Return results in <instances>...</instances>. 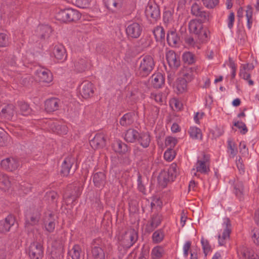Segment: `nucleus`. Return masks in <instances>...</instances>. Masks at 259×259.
Returning a JSON list of instances; mask_svg holds the SVG:
<instances>
[{
	"instance_id": "774afa93",
	"label": "nucleus",
	"mask_w": 259,
	"mask_h": 259,
	"mask_svg": "<svg viewBox=\"0 0 259 259\" xmlns=\"http://www.w3.org/2000/svg\"><path fill=\"white\" fill-rule=\"evenodd\" d=\"M234 125L239 128L242 130V132L243 134H245L247 132V127L244 124L242 121H237L234 123Z\"/></svg>"
},
{
	"instance_id": "58836bf2",
	"label": "nucleus",
	"mask_w": 259,
	"mask_h": 259,
	"mask_svg": "<svg viewBox=\"0 0 259 259\" xmlns=\"http://www.w3.org/2000/svg\"><path fill=\"white\" fill-rule=\"evenodd\" d=\"M239 75L241 78L247 80L250 85H252L254 84L253 81L250 79V74L249 72L247 71L243 66L240 68Z\"/></svg>"
},
{
	"instance_id": "864d4df0",
	"label": "nucleus",
	"mask_w": 259,
	"mask_h": 259,
	"mask_svg": "<svg viewBox=\"0 0 259 259\" xmlns=\"http://www.w3.org/2000/svg\"><path fill=\"white\" fill-rule=\"evenodd\" d=\"M151 97L157 103H163L165 101L164 96H163L162 94L160 92L152 94Z\"/></svg>"
},
{
	"instance_id": "412c9836",
	"label": "nucleus",
	"mask_w": 259,
	"mask_h": 259,
	"mask_svg": "<svg viewBox=\"0 0 259 259\" xmlns=\"http://www.w3.org/2000/svg\"><path fill=\"white\" fill-rule=\"evenodd\" d=\"M18 162L13 158H7L1 162V166L6 169L13 171L18 167Z\"/></svg>"
},
{
	"instance_id": "bb28decb",
	"label": "nucleus",
	"mask_w": 259,
	"mask_h": 259,
	"mask_svg": "<svg viewBox=\"0 0 259 259\" xmlns=\"http://www.w3.org/2000/svg\"><path fill=\"white\" fill-rule=\"evenodd\" d=\"M189 134L191 138L194 140H201L202 138V134L201 130L195 126H192L189 130Z\"/></svg>"
},
{
	"instance_id": "0eeeda50",
	"label": "nucleus",
	"mask_w": 259,
	"mask_h": 259,
	"mask_svg": "<svg viewBox=\"0 0 259 259\" xmlns=\"http://www.w3.org/2000/svg\"><path fill=\"white\" fill-rule=\"evenodd\" d=\"M56 216L51 211L46 212L43 217L42 228L46 231L53 232L56 226Z\"/></svg>"
},
{
	"instance_id": "7c9ffc66",
	"label": "nucleus",
	"mask_w": 259,
	"mask_h": 259,
	"mask_svg": "<svg viewBox=\"0 0 259 259\" xmlns=\"http://www.w3.org/2000/svg\"><path fill=\"white\" fill-rule=\"evenodd\" d=\"M40 214L38 212H35L32 214L27 213L26 214V223L31 225L36 224L39 220Z\"/></svg>"
},
{
	"instance_id": "9b49d317",
	"label": "nucleus",
	"mask_w": 259,
	"mask_h": 259,
	"mask_svg": "<svg viewBox=\"0 0 259 259\" xmlns=\"http://www.w3.org/2000/svg\"><path fill=\"white\" fill-rule=\"evenodd\" d=\"M35 75L39 82L49 83L53 80L52 73L47 69L39 68L36 71Z\"/></svg>"
},
{
	"instance_id": "2f4dec72",
	"label": "nucleus",
	"mask_w": 259,
	"mask_h": 259,
	"mask_svg": "<svg viewBox=\"0 0 259 259\" xmlns=\"http://www.w3.org/2000/svg\"><path fill=\"white\" fill-rule=\"evenodd\" d=\"M105 180V176L104 173L99 172L95 174L93 177V182L97 187H100L103 185Z\"/></svg>"
},
{
	"instance_id": "6ab92c4d",
	"label": "nucleus",
	"mask_w": 259,
	"mask_h": 259,
	"mask_svg": "<svg viewBox=\"0 0 259 259\" xmlns=\"http://www.w3.org/2000/svg\"><path fill=\"white\" fill-rule=\"evenodd\" d=\"M187 81L184 78H179L176 81L174 89L177 94H182L187 92L188 89Z\"/></svg>"
},
{
	"instance_id": "2eb2a0df",
	"label": "nucleus",
	"mask_w": 259,
	"mask_h": 259,
	"mask_svg": "<svg viewBox=\"0 0 259 259\" xmlns=\"http://www.w3.org/2000/svg\"><path fill=\"white\" fill-rule=\"evenodd\" d=\"M79 92L83 98H90L94 93L93 84L89 81L82 82L80 85Z\"/></svg>"
},
{
	"instance_id": "4468645a",
	"label": "nucleus",
	"mask_w": 259,
	"mask_h": 259,
	"mask_svg": "<svg viewBox=\"0 0 259 259\" xmlns=\"http://www.w3.org/2000/svg\"><path fill=\"white\" fill-rule=\"evenodd\" d=\"M124 0H105L106 7L113 12L120 11L124 6Z\"/></svg>"
},
{
	"instance_id": "37998d69",
	"label": "nucleus",
	"mask_w": 259,
	"mask_h": 259,
	"mask_svg": "<svg viewBox=\"0 0 259 259\" xmlns=\"http://www.w3.org/2000/svg\"><path fill=\"white\" fill-rule=\"evenodd\" d=\"M81 248L78 245H74L69 251V254L72 259H80Z\"/></svg>"
},
{
	"instance_id": "338daca9",
	"label": "nucleus",
	"mask_w": 259,
	"mask_h": 259,
	"mask_svg": "<svg viewBox=\"0 0 259 259\" xmlns=\"http://www.w3.org/2000/svg\"><path fill=\"white\" fill-rule=\"evenodd\" d=\"M163 21L165 23H169L172 20V14L169 11H165L163 15Z\"/></svg>"
},
{
	"instance_id": "0e129e2a",
	"label": "nucleus",
	"mask_w": 259,
	"mask_h": 259,
	"mask_svg": "<svg viewBox=\"0 0 259 259\" xmlns=\"http://www.w3.org/2000/svg\"><path fill=\"white\" fill-rule=\"evenodd\" d=\"M57 196L58 195L56 192L51 191L47 192L45 198L48 201H55Z\"/></svg>"
},
{
	"instance_id": "f704fd0d",
	"label": "nucleus",
	"mask_w": 259,
	"mask_h": 259,
	"mask_svg": "<svg viewBox=\"0 0 259 259\" xmlns=\"http://www.w3.org/2000/svg\"><path fill=\"white\" fill-rule=\"evenodd\" d=\"M153 33L156 41H162L164 39L165 32L163 27L161 26L156 27L153 30Z\"/></svg>"
},
{
	"instance_id": "9d476101",
	"label": "nucleus",
	"mask_w": 259,
	"mask_h": 259,
	"mask_svg": "<svg viewBox=\"0 0 259 259\" xmlns=\"http://www.w3.org/2000/svg\"><path fill=\"white\" fill-rule=\"evenodd\" d=\"M237 254L239 259H259V254L245 246L240 247Z\"/></svg>"
},
{
	"instance_id": "ea45409f",
	"label": "nucleus",
	"mask_w": 259,
	"mask_h": 259,
	"mask_svg": "<svg viewBox=\"0 0 259 259\" xmlns=\"http://www.w3.org/2000/svg\"><path fill=\"white\" fill-rule=\"evenodd\" d=\"M201 244L203 253L205 256H206L211 251V246L209 244V243L207 239H205L204 237L202 236L201 238Z\"/></svg>"
},
{
	"instance_id": "6e6552de",
	"label": "nucleus",
	"mask_w": 259,
	"mask_h": 259,
	"mask_svg": "<svg viewBox=\"0 0 259 259\" xmlns=\"http://www.w3.org/2000/svg\"><path fill=\"white\" fill-rule=\"evenodd\" d=\"M209 158L207 156L204 155L202 159H198L195 165V168L192 169V174L196 176V172H200L202 174H206L209 170Z\"/></svg>"
},
{
	"instance_id": "8fccbe9b",
	"label": "nucleus",
	"mask_w": 259,
	"mask_h": 259,
	"mask_svg": "<svg viewBox=\"0 0 259 259\" xmlns=\"http://www.w3.org/2000/svg\"><path fill=\"white\" fill-rule=\"evenodd\" d=\"M178 143L177 138L172 137H168L165 140V144L169 148L172 149Z\"/></svg>"
},
{
	"instance_id": "20e7f679",
	"label": "nucleus",
	"mask_w": 259,
	"mask_h": 259,
	"mask_svg": "<svg viewBox=\"0 0 259 259\" xmlns=\"http://www.w3.org/2000/svg\"><path fill=\"white\" fill-rule=\"evenodd\" d=\"M80 17L81 15L77 10L71 8L60 10L56 15V19L62 22L76 21Z\"/></svg>"
},
{
	"instance_id": "c756f323",
	"label": "nucleus",
	"mask_w": 259,
	"mask_h": 259,
	"mask_svg": "<svg viewBox=\"0 0 259 259\" xmlns=\"http://www.w3.org/2000/svg\"><path fill=\"white\" fill-rule=\"evenodd\" d=\"M165 253L164 248L161 246H156L151 250V257L153 259H160Z\"/></svg>"
},
{
	"instance_id": "052dcab7",
	"label": "nucleus",
	"mask_w": 259,
	"mask_h": 259,
	"mask_svg": "<svg viewBox=\"0 0 259 259\" xmlns=\"http://www.w3.org/2000/svg\"><path fill=\"white\" fill-rule=\"evenodd\" d=\"M9 139L10 138L7 134L0 132V146L5 145Z\"/></svg>"
},
{
	"instance_id": "6e6d98bb",
	"label": "nucleus",
	"mask_w": 259,
	"mask_h": 259,
	"mask_svg": "<svg viewBox=\"0 0 259 259\" xmlns=\"http://www.w3.org/2000/svg\"><path fill=\"white\" fill-rule=\"evenodd\" d=\"M169 104L172 108H175L177 110H181L183 107L182 103L177 99L171 100Z\"/></svg>"
},
{
	"instance_id": "680f3d73",
	"label": "nucleus",
	"mask_w": 259,
	"mask_h": 259,
	"mask_svg": "<svg viewBox=\"0 0 259 259\" xmlns=\"http://www.w3.org/2000/svg\"><path fill=\"white\" fill-rule=\"evenodd\" d=\"M211 133L212 134L213 138H217L223 134L224 131L222 128L216 126L211 130Z\"/></svg>"
},
{
	"instance_id": "c03bdc74",
	"label": "nucleus",
	"mask_w": 259,
	"mask_h": 259,
	"mask_svg": "<svg viewBox=\"0 0 259 259\" xmlns=\"http://www.w3.org/2000/svg\"><path fill=\"white\" fill-rule=\"evenodd\" d=\"M93 0H75V5L81 9L89 8L92 4Z\"/></svg>"
},
{
	"instance_id": "aec40b11",
	"label": "nucleus",
	"mask_w": 259,
	"mask_h": 259,
	"mask_svg": "<svg viewBox=\"0 0 259 259\" xmlns=\"http://www.w3.org/2000/svg\"><path fill=\"white\" fill-rule=\"evenodd\" d=\"M145 13L147 17H150L155 20L160 17V10L156 4H149L146 7Z\"/></svg>"
},
{
	"instance_id": "69168bd1",
	"label": "nucleus",
	"mask_w": 259,
	"mask_h": 259,
	"mask_svg": "<svg viewBox=\"0 0 259 259\" xmlns=\"http://www.w3.org/2000/svg\"><path fill=\"white\" fill-rule=\"evenodd\" d=\"M8 45L7 36L4 33H0V47H6Z\"/></svg>"
},
{
	"instance_id": "a18cd8bd",
	"label": "nucleus",
	"mask_w": 259,
	"mask_h": 259,
	"mask_svg": "<svg viewBox=\"0 0 259 259\" xmlns=\"http://www.w3.org/2000/svg\"><path fill=\"white\" fill-rule=\"evenodd\" d=\"M234 189L235 193L238 197H241L244 192V187L241 182L237 181L234 184Z\"/></svg>"
},
{
	"instance_id": "e2e57ef3",
	"label": "nucleus",
	"mask_w": 259,
	"mask_h": 259,
	"mask_svg": "<svg viewBox=\"0 0 259 259\" xmlns=\"http://www.w3.org/2000/svg\"><path fill=\"white\" fill-rule=\"evenodd\" d=\"M235 15L234 13L231 12L228 15L227 19V25L229 29H231L233 27Z\"/></svg>"
},
{
	"instance_id": "473e14b6",
	"label": "nucleus",
	"mask_w": 259,
	"mask_h": 259,
	"mask_svg": "<svg viewBox=\"0 0 259 259\" xmlns=\"http://www.w3.org/2000/svg\"><path fill=\"white\" fill-rule=\"evenodd\" d=\"M11 185V181L9 178L6 175L0 174V189L6 190Z\"/></svg>"
},
{
	"instance_id": "f3484780",
	"label": "nucleus",
	"mask_w": 259,
	"mask_h": 259,
	"mask_svg": "<svg viewBox=\"0 0 259 259\" xmlns=\"http://www.w3.org/2000/svg\"><path fill=\"white\" fill-rule=\"evenodd\" d=\"M166 57L169 67L171 68H177L180 64L179 57L172 51H169L166 54Z\"/></svg>"
},
{
	"instance_id": "09e8293b",
	"label": "nucleus",
	"mask_w": 259,
	"mask_h": 259,
	"mask_svg": "<svg viewBox=\"0 0 259 259\" xmlns=\"http://www.w3.org/2000/svg\"><path fill=\"white\" fill-rule=\"evenodd\" d=\"M191 12L193 15L196 16L202 17L204 16L203 12L201 11L200 7L197 4H194L192 5Z\"/></svg>"
},
{
	"instance_id": "4c0bfd02",
	"label": "nucleus",
	"mask_w": 259,
	"mask_h": 259,
	"mask_svg": "<svg viewBox=\"0 0 259 259\" xmlns=\"http://www.w3.org/2000/svg\"><path fill=\"white\" fill-rule=\"evenodd\" d=\"M182 78L185 79L187 82L190 81L193 78L192 70L189 67L184 68L181 72Z\"/></svg>"
},
{
	"instance_id": "a19ab883",
	"label": "nucleus",
	"mask_w": 259,
	"mask_h": 259,
	"mask_svg": "<svg viewBox=\"0 0 259 259\" xmlns=\"http://www.w3.org/2000/svg\"><path fill=\"white\" fill-rule=\"evenodd\" d=\"M164 236L163 232L161 230H158L152 235L153 241L155 243H159L163 240Z\"/></svg>"
},
{
	"instance_id": "ddd939ff",
	"label": "nucleus",
	"mask_w": 259,
	"mask_h": 259,
	"mask_svg": "<svg viewBox=\"0 0 259 259\" xmlns=\"http://www.w3.org/2000/svg\"><path fill=\"white\" fill-rule=\"evenodd\" d=\"M52 55L58 61H63L66 58L65 49L61 44L55 45L52 51Z\"/></svg>"
},
{
	"instance_id": "1a4fd4ad",
	"label": "nucleus",
	"mask_w": 259,
	"mask_h": 259,
	"mask_svg": "<svg viewBox=\"0 0 259 259\" xmlns=\"http://www.w3.org/2000/svg\"><path fill=\"white\" fill-rule=\"evenodd\" d=\"M42 247L40 243L33 242L30 244L28 253L31 259H39L42 255Z\"/></svg>"
},
{
	"instance_id": "13d9d810",
	"label": "nucleus",
	"mask_w": 259,
	"mask_h": 259,
	"mask_svg": "<svg viewBox=\"0 0 259 259\" xmlns=\"http://www.w3.org/2000/svg\"><path fill=\"white\" fill-rule=\"evenodd\" d=\"M191 246V242L190 241H186L183 246V255L185 257L187 258L189 253V250Z\"/></svg>"
},
{
	"instance_id": "603ef678",
	"label": "nucleus",
	"mask_w": 259,
	"mask_h": 259,
	"mask_svg": "<svg viewBox=\"0 0 259 259\" xmlns=\"http://www.w3.org/2000/svg\"><path fill=\"white\" fill-rule=\"evenodd\" d=\"M203 5L208 9H213L219 3V0H202Z\"/></svg>"
},
{
	"instance_id": "49530a36",
	"label": "nucleus",
	"mask_w": 259,
	"mask_h": 259,
	"mask_svg": "<svg viewBox=\"0 0 259 259\" xmlns=\"http://www.w3.org/2000/svg\"><path fill=\"white\" fill-rule=\"evenodd\" d=\"M19 107L22 115L26 116L28 115L31 112L29 105L24 102H20L19 103Z\"/></svg>"
},
{
	"instance_id": "bf43d9fd",
	"label": "nucleus",
	"mask_w": 259,
	"mask_h": 259,
	"mask_svg": "<svg viewBox=\"0 0 259 259\" xmlns=\"http://www.w3.org/2000/svg\"><path fill=\"white\" fill-rule=\"evenodd\" d=\"M251 239L253 243L257 246H259V230L253 229L252 232Z\"/></svg>"
},
{
	"instance_id": "3c124183",
	"label": "nucleus",
	"mask_w": 259,
	"mask_h": 259,
	"mask_svg": "<svg viewBox=\"0 0 259 259\" xmlns=\"http://www.w3.org/2000/svg\"><path fill=\"white\" fill-rule=\"evenodd\" d=\"M176 153L173 149L168 148L164 153V159L168 161H172L175 157Z\"/></svg>"
},
{
	"instance_id": "f03ea898",
	"label": "nucleus",
	"mask_w": 259,
	"mask_h": 259,
	"mask_svg": "<svg viewBox=\"0 0 259 259\" xmlns=\"http://www.w3.org/2000/svg\"><path fill=\"white\" fill-rule=\"evenodd\" d=\"M189 30L191 33L195 34L202 42L207 40L209 31L203 27L201 21L197 19L191 20L189 23Z\"/></svg>"
},
{
	"instance_id": "b1692460",
	"label": "nucleus",
	"mask_w": 259,
	"mask_h": 259,
	"mask_svg": "<svg viewBox=\"0 0 259 259\" xmlns=\"http://www.w3.org/2000/svg\"><path fill=\"white\" fill-rule=\"evenodd\" d=\"M73 163V160L71 158H66L62 164L61 174L64 177L68 176Z\"/></svg>"
},
{
	"instance_id": "4d7b16f0",
	"label": "nucleus",
	"mask_w": 259,
	"mask_h": 259,
	"mask_svg": "<svg viewBox=\"0 0 259 259\" xmlns=\"http://www.w3.org/2000/svg\"><path fill=\"white\" fill-rule=\"evenodd\" d=\"M183 59L185 63L192 64L194 62L193 54L190 52H185L183 55Z\"/></svg>"
},
{
	"instance_id": "f8f14e48",
	"label": "nucleus",
	"mask_w": 259,
	"mask_h": 259,
	"mask_svg": "<svg viewBox=\"0 0 259 259\" xmlns=\"http://www.w3.org/2000/svg\"><path fill=\"white\" fill-rule=\"evenodd\" d=\"M142 32V28L137 22H133L128 24L126 28V33L128 37L138 38Z\"/></svg>"
},
{
	"instance_id": "f257e3e1",
	"label": "nucleus",
	"mask_w": 259,
	"mask_h": 259,
	"mask_svg": "<svg viewBox=\"0 0 259 259\" xmlns=\"http://www.w3.org/2000/svg\"><path fill=\"white\" fill-rule=\"evenodd\" d=\"M179 172L178 165L175 163H171L167 170H163L159 174L158 184L162 188L165 187L168 183L175 181Z\"/></svg>"
},
{
	"instance_id": "a878e982",
	"label": "nucleus",
	"mask_w": 259,
	"mask_h": 259,
	"mask_svg": "<svg viewBox=\"0 0 259 259\" xmlns=\"http://www.w3.org/2000/svg\"><path fill=\"white\" fill-rule=\"evenodd\" d=\"M139 136V134L136 130L130 128L125 133L124 138L126 142L133 143Z\"/></svg>"
},
{
	"instance_id": "de8ad7c7",
	"label": "nucleus",
	"mask_w": 259,
	"mask_h": 259,
	"mask_svg": "<svg viewBox=\"0 0 259 259\" xmlns=\"http://www.w3.org/2000/svg\"><path fill=\"white\" fill-rule=\"evenodd\" d=\"M246 17L247 20V27L250 29L253 23L252 11L250 7H248L246 11Z\"/></svg>"
},
{
	"instance_id": "79ce46f5",
	"label": "nucleus",
	"mask_w": 259,
	"mask_h": 259,
	"mask_svg": "<svg viewBox=\"0 0 259 259\" xmlns=\"http://www.w3.org/2000/svg\"><path fill=\"white\" fill-rule=\"evenodd\" d=\"M91 65V61L88 58L81 59L79 60L76 65L77 67L80 68V70L82 71L85 68L90 67Z\"/></svg>"
},
{
	"instance_id": "4be33fe9",
	"label": "nucleus",
	"mask_w": 259,
	"mask_h": 259,
	"mask_svg": "<svg viewBox=\"0 0 259 259\" xmlns=\"http://www.w3.org/2000/svg\"><path fill=\"white\" fill-rule=\"evenodd\" d=\"M151 82L155 88H160L164 82V78L161 73H154L151 77Z\"/></svg>"
},
{
	"instance_id": "5fc2aeb1",
	"label": "nucleus",
	"mask_w": 259,
	"mask_h": 259,
	"mask_svg": "<svg viewBox=\"0 0 259 259\" xmlns=\"http://www.w3.org/2000/svg\"><path fill=\"white\" fill-rule=\"evenodd\" d=\"M228 152L230 154V156L234 157L237 152V149L236 146L231 141L228 142Z\"/></svg>"
},
{
	"instance_id": "cd10ccee",
	"label": "nucleus",
	"mask_w": 259,
	"mask_h": 259,
	"mask_svg": "<svg viewBox=\"0 0 259 259\" xmlns=\"http://www.w3.org/2000/svg\"><path fill=\"white\" fill-rule=\"evenodd\" d=\"M166 38L168 45L172 47H176L179 40V37L176 32L174 30L167 33Z\"/></svg>"
},
{
	"instance_id": "393cba45",
	"label": "nucleus",
	"mask_w": 259,
	"mask_h": 259,
	"mask_svg": "<svg viewBox=\"0 0 259 259\" xmlns=\"http://www.w3.org/2000/svg\"><path fill=\"white\" fill-rule=\"evenodd\" d=\"M113 150L120 154H123L127 152L128 148L126 144L119 140H116L112 144Z\"/></svg>"
},
{
	"instance_id": "423d86ee",
	"label": "nucleus",
	"mask_w": 259,
	"mask_h": 259,
	"mask_svg": "<svg viewBox=\"0 0 259 259\" xmlns=\"http://www.w3.org/2000/svg\"><path fill=\"white\" fill-rule=\"evenodd\" d=\"M154 66L153 58L146 55L142 58L139 67V72L142 76H146L152 71Z\"/></svg>"
},
{
	"instance_id": "c9c22d12",
	"label": "nucleus",
	"mask_w": 259,
	"mask_h": 259,
	"mask_svg": "<svg viewBox=\"0 0 259 259\" xmlns=\"http://www.w3.org/2000/svg\"><path fill=\"white\" fill-rule=\"evenodd\" d=\"M37 30L41 33L40 34L41 37H45L49 35L52 32V29L49 25H41L38 26Z\"/></svg>"
},
{
	"instance_id": "72a5a7b5",
	"label": "nucleus",
	"mask_w": 259,
	"mask_h": 259,
	"mask_svg": "<svg viewBox=\"0 0 259 259\" xmlns=\"http://www.w3.org/2000/svg\"><path fill=\"white\" fill-rule=\"evenodd\" d=\"M139 142L141 146L144 148H147L149 146L151 139L148 133L141 134L139 139Z\"/></svg>"
},
{
	"instance_id": "dca6fc26",
	"label": "nucleus",
	"mask_w": 259,
	"mask_h": 259,
	"mask_svg": "<svg viewBox=\"0 0 259 259\" xmlns=\"http://www.w3.org/2000/svg\"><path fill=\"white\" fill-rule=\"evenodd\" d=\"M105 142L104 135L102 133H98L91 140L90 145L94 149H99L105 146Z\"/></svg>"
},
{
	"instance_id": "39448f33",
	"label": "nucleus",
	"mask_w": 259,
	"mask_h": 259,
	"mask_svg": "<svg viewBox=\"0 0 259 259\" xmlns=\"http://www.w3.org/2000/svg\"><path fill=\"white\" fill-rule=\"evenodd\" d=\"M231 229V225L230 220L227 218H224L222 228L218 233V243L220 246L224 245L226 240L229 238Z\"/></svg>"
},
{
	"instance_id": "e433bc0d",
	"label": "nucleus",
	"mask_w": 259,
	"mask_h": 259,
	"mask_svg": "<svg viewBox=\"0 0 259 259\" xmlns=\"http://www.w3.org/2000/svg\"><path fill=\"white\" fill-rule=\"evenodd\" d=\"M92 253L94 259H105V253L100 247H94L92 249Z\"/></svg>"
},
{
	"instance_id": "5701e85b",
	"label": "nucleus",
	"mask_w": 259,
	"mask_h": 259,
	"mask_svg": "<svg viewBox=\"0 0 259 259\" xmlns=\"http://www.w3.org/2000/svg\"><path fill=\"white\" fill-rule=\"evenodd\" d=\"M59 100L56 98L47 100L45 102V109L47 112L57 110L59 108Z\"/></svg>"
},
{
	"instance_id": "7ed1b4c3",
	"label": "nucleus",
	"mask_w": 259,
	"mask_h": 259,
	"mask_svg": "<svg viewBox=\"0 0 259 259\" xmlns=\"http://www.w3.org/2000/svg\"><path fill=\"white\" fill-rule=\"evenodd\" d=\"M117 239L119 245L128 248L137 240L138 234L134 229H130L126 231L119 233L117 236Z\"/></svg>"
},
{
	"instance_id": "c85d7f7f",
	"label": "nucleus",
	"mask_w": 259,
	"mask_h": 259,
	"mask_svg": "<svg viewBox=\"0 0 259 259\" xmlns=\"http://www.w3.org/2000/svg\"><path fill=\"white\" fill-rule=\"evenodd\" d=\"M134 114L132 113L125 114L120 119V123L123 126L132 124L134 121Z\"/></svg>"
},
{
	"instance_id": "a211bd4d",
	"label": "nucleus",
	"mask_w": 259,
	"mask_h": 259,
	"mask_svg": "<svg viewBox=\"0 0 259 259\" xmlns=\"http://www.w3.org/2000/svg\"><path fill=\"white\" fill-rule=\"evenodd\" d=\"M14 223V218L11 215H8L5 220L0 222V232L5 233L9 231Z\"/></svg>"
}]
</instances>
